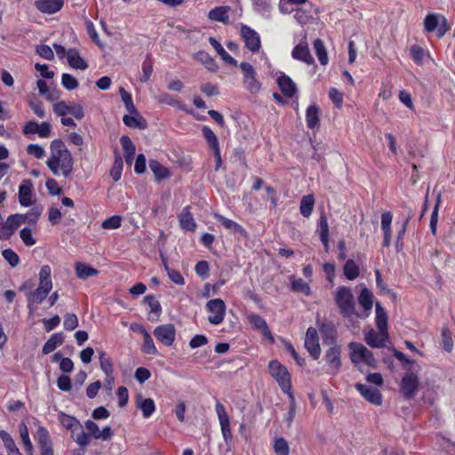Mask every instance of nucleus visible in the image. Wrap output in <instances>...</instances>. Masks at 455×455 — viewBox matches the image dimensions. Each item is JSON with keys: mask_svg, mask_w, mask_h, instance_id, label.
<instances>
[{"mask_svg": "<svg viewBox=\"0 0 455 455\" xmlns=\"http://www.w3.org/2000/svg\"><path fill=\"white\" fill-rule=\"evenodd\" d=\"M36 440L39 449L52 445L48 430L42 426H39L36 431Z\"/></svg>", "mask_w": 455, "mask_h": 455, "instance_id": "obj_46", "label": "nucleus"}, {"mask_svg": "<svg viewBox=\"0 0 455 455\" xmlns=\"http://www.w3.org/2000/svg\"><path fill=\"white\" fill-rule=\"evenodd\" d=\"M140 330L143 335L142 351L148 355H156L158 351L154 344L153 339L151 338L150 334L143 327H140Z\"/></svg>", "mask_w": 455, "mask_h": 455, "instance_id": "obj_40", "label": "nucleus"}, {"mask_svg": "<svg viewBox=\"0 0 455 455\" xmlns=\"http://www.w3.org/2000/svg\"><path fill=\"white\" fill-rule=\"evenodd\" d=\"M393 216L390 212H386L381 216V228L384 233L383 246L388 247L391 243V223Z\"/></svg>", "mask_w": 455, "mask_h": 455, "instance_id": "obj_26", "label": "nucleus"}, {"mask_svg": "<svg viewBox=\"0 0 455 455\" xmlns=\"http://www.w3.org/2000/svg\"><path fill=\"white\" fill-rule=\"evenodd\" d=\"M240 68L243 72V81L245 88L251 93H257L260 90V84L256 78V71L252 65L248 62H242L240 64Z\"/></svg>", "mask_w": 455, "mask_h": 455, "instance_id": "obj_9", "label": "nucleus"}, {"mask_svg": "<svg viewBox=\"0 0 455 455\" xmlns=\"http://www.w3.org/2000/svg\"><path fill=\"white\" fill-rule=\"evenodd\" d=\"M411 56L412 60L417 63L421 65L423 63L424 58V50L419 45L414 44L411 47Z\"/></svg>", "mask_w": 455, "mask_h": 455, "instance_id": "obj_61", "label": "nucleus"}, {"mask_svg": "<svg viewBox=\"0 0 455 455\" xmlns=\"http://www.w3.org/2000/svg\"><path fill=\"white\" fill-rule=\"evenodd\" d=\"M85 427L88 433L95 439L107 441L113 435V431L110 427L107 426L103 427L102 430H100L99 426L91 419L85 421Z\"/></svg>", "mask_w": 455, "mask_h": 455, "instance_id": "obj_16", "label": "nucleus"}, {"mask_svg": "<svg viewBox=\"0 0 455 455\" xmlns=\"http://www.w3.org/2000/svg\"><path fill=\"white\" fill-rule=\"evenodd\" d=\"M209 43L214 48L217 53L220 56L224 62L232 66L237 65V61L225 51L222 45L214 37L210 36Z\"/></svg>", "mask_w": 455, "mask_h": 455, "instance_id": "obj_33", "label": "nucleus"}, {"mask_svg": "<svg viewBox=\"0 0 455 455\" xmlns=\"http://www.w3.org/2000/svg\"><path fill=\"white\" fill-rule=\"evenodd\" d=\"M329 97L334 103V105L340 108L343 104V93L336 88H331L329 91Z\"/></svg>", "mask_w": 455, "mask_h": 455, "instance_id": "obj_63", "label": "nucleus"}, {"mask_svg": "<svg viewBox=\"0 0 455 455\" xmlns=\"http://www.w3.org/2000/svg\"><path fill=\"white\" fill-rule=\"evenodd\" d=\"M52 289V281L51 278V267L49 265H44L39 272L38 287L33 291H28L26 294L28 299V307L30 309V311L33 310V305L41 304L46 299Z\"/></svg>", "mask_w": 455, "mask_h": 455, "instance_id": "obj_2", "label": "nucleus"}, {"mask_svg": "<svg viewBox=\"0 0 455 455\" xmlns=\"http://www.w3.org/2000/svg\"><path fill=\"white\" fill-rule=\"evenodd\" d=\"M194 59L201 62L210 71H216L218 65L214 59L206 52L199 51L194 55Z\"/></svg>", "mask_w": 455, "mask_h": 455, "instance_id": "obj_34", "label": "nucleus"}, {"mask_svg": "<svg viewBox=\"0 0 455 455\" xmlns=\"http://www.w3.org/2000/svg\"><path fill=\"white\" fill-rule=\"evenodd\" d=\"M0 438L9 455H22L19 449L16 447V444L12 436L6 431L3 430L0 432Z\"/></svg>", "mask_w": 455, "mask_h": 455, "instance_id": "obj_42", "label": "nucleus"}, {"mask_svg": "<svg viewBox=\"0 0 455 455\" xmlns=\"http://www.w3.org/2000/svg\"><path fill=\"white\" fill-rule=\"evenodd\" d=\"M291 56L293 59L303 61L308 65L313 64L315 61L307 44H297L292 50Z\"/></svg>", "mask_w": 455, "mask_h": 455, "instance_id": "obj_22", "label": "nucleus"}, {"mask_svg": "<svg viewBox=\"0 0 455 455\" xmlns=\"http://www.w3.org/2000/svg\"><path fill=\"white\" fill-rule=\"evenodd\" d=\"M313 45H314V50L315 52V54L319 60V62L323 66L327 65L328 61H329V58H328V53H327V51H326V48L324 46L323 40H321L320 38H316L314 41Z\"/></svg>", "mask_w": 455, "mask_h": 455, "instance_id": "obj_41", "label": "nucleus"}, {"mask_svg": "<svg viewBox=\"0 0 455 455\" xmlns=\"http://www.w3.org/2000/svg\"><path fill=\"white\" fill-rule=\"evenodd\" d=\"M269 373L275 379L283 393L290 395L291 392V375L286 367L278 361H271L268 364Z\"/></svg>", "mask_w": 455, "mask_h": 455, "instance_id": "obj_6", "label": "nucleus"}, {"mask_svg": "<svg viewBox=\"0 0 455 455\" xmlns=\"http://www.w3.org/2000/svg\"><path fill=\"white\" fill-rule=\"evenodd\" d=\"M67 60L69 66L76 69L84 70L88 68L86 61L80 56L78 51L75 48L67 52Z\"/></svg>", "mask_w": 455, "mask_h": 455, "instance_id": "obj_27", "label": "nucleus"}, {"mask_svg": "<svg viewBox=\"0 0 455 455\" xmlns=\"http://www.w3.org/2000/svg\"><path fill=\"white\" fill-rule=\"evenodd\" d=\"M206 308L210 313L208 321L210 323L218 325L221 323L226 315V305L221 299H213L206 303Z\"/></svg>", "mask_w": 455, "mask_h": 455, "instance_id": "obj_8", "label": "nucleus"}, {"mask_svg": "<svg viewBox=\"0 0 455 455\" xmlns=\"http://www.w3.org/2000/svg\"><path fill=\"white\" fill-rule=\"evenodd\" d=\"M164 269L167 272V275L172 282H173L176 284L183 285L185 283V280L181 274L177 271L176 269H172L169 267L166 262L164 261Z\"/></svg>", "mask_w": 455, "mask_h": 455, "instance_id": "obj_52", "label": "nucleus"}, {"mask_svg": "<svg viewBox=\"0 0 455 455\" xmlns=\"http://www.w3.org/2000/svg\"><path fill=\"white\" fill-rule=\"evenodd\" d=\"M61 84L68 91L75 90L78 87V81L70 74L64 73L61 76Z\"/></svg>", "mask_w": 455, "mask_h": 455, "instance_id": "obj_55", "label": "nucleus"}, {"mask_svg": "<svg viewBox=\"0 0 455 455\" xmlns=\"http://www.w3.org/2000/svg\"><path fill=\"white\" fill-rule=\"evenodd\" d=\"M442 347L448 352H451L453 347L451 333L446 327H443L442 330Z\"/></svg>", "mask_w": 455, "mask_h": 455, "instance_id": "obj_56", "label": "nucleus"}, {"mask_svg": "<svg viewBox=\"0 0 455 455\" xmlns=\"http://www.w3.org/2000/svg\"><path fill=\"white\" fill-rule=\"evenodd\" d=\"M58 419L63 427L71 432L73 440L79 446L84 447L89 444V435L84 431L83 426L77 419L60 411L58 413Z\"/></svg>", "mask_w": 455, "mask_h": 455, "instance_id": "obj_4", "label": "nucleus"}, {"mask_svg": "<svg viewBox=\"0 0 455 455\" xmlns=\"http://www.w3.org/2000/svg\"><path fill=\"white\" fill-rule=\"evenodd\" d=\"M154 335L163 345L171 347L175 340L176 329L172 323L162 324L155 328Z\"/></svg>", "mask_w": 455, "mask_h": 455, "instance_id": "obj_10", "label": "nucleus"}, {"mask_svg": "<svg viewBox=\"0 0 455 455\" xmlns=\"http://www.w3.org/2000/svg\"><path fill=\"white\" fill-rule=\"evenodd\" d=\"M63 326L67 331H73L78 326L77 316L73 313H67L64 316Z\"/></svg>", "mask_w": 455, "mask_h": 455, "instance_id": "obj_58", "label": "nucleus"}, {"mask_svg": "<svg viewBox=\"0 0 455 455\" xmlns=\"http://www.w3.org/2000/svg\"><path fill=\"white\" fill-rule=\"evenodd\" d=\"M278 86L281 90V92L285 95L286 97H292L296 92L297 87L295 83L287 76L283 75L278 77L277 79Z\"/></svg>", "mask_w": 455, "mask_h": 455, "instance_id": "obj_28", "label": "nucleus"}, {"mask_svg": "<svg viewBox=\"0 0 455 455\" xmlns=\"http://www.w3.org/2000/svg\"><path fill=\"white\" fill-rule=\"evenodd\" d=\"M41 214V207H33L26 214H21V217L23 218L22 222H28V224H36Z\"/></svg>", "mask_w": 455, "mask_h": 455, "instance_id": "obj_49", "label": "nucleus"}, {"mask_svg": "<svg viewBox=\"0 0 455 455\" xmlns=\"http://www.w3.org/2000/svg\"><path fill=\"white\" fill-rule=\"evenodd\" d=\"M51 156L46 161V165L54 175L69 177L74 170V159L64 142L54 140L50 145Z\"/></svg>", "mask_w": 455, "mask_h": 455, "instance_id": "obj_1", "label": "nucleus"}, {"mask_svg": "<svg viewBox=\"0 0 455 455\" xmlns=\"http://www.w3.org/2000/svg\"><path fill=\"white\" fill-rule=\"evenodd\" d=\"M364 339L372 347H384L388 339V332L384 331L376 332L371 330L365 334Z\"/></svg>", "mask_w": 455, "mask_h": 455, "instance_id": "obj_20", "label": "nucleus"}, {"mask_svg": "<svg viewBox=\"0 0 455 455\" xmlns=\"http://www.w3.org/2000/svg\"><path fill=\"white\" fill-rule=\"evenodd\" d=\"M123 165V159L121 156H116L110 171V175L115 181H117L121 179Z\"/></svg>", "mask_w": 455, "mask_h": 455, "instance_id": "obj_53", "label": "nucleus"}, {"mask_svg": "<svg viewBox=\"0 0 455 455\" xmlns=\"http://www.w3.org/2000/svg\"><path fill=\"white\" fill-rule=\"evenodd\" d=\"M20 438L22 440L24 448L26 450V452L28 455H33V445L29 439L28 427L24 423H22L20 426Z\"/></svg>", "mask_w": 455, "mask_h": 455, "instance_id": "obj_47", "label": "nucleus"}, {"mask_svg": "<svg viewBox=\"0 0 455 455\" xmlns=\"http://www.w3.org/2000/svg\"><path fill=\"white\" fill-rule=\"evenodd\" d=\"M248 321L250 324L252 326V328L261 331L264 337H266L271 342H274V337L268 328L267 322L263 317L256 314H250L248 315Z\"/></svg>", "mask_w": 455, "mask_h": 455, "instance_id": "obj_17", "label": "nucleus"}, {"mask_svg": "<svg viewBox=\"0 0 455 455\" xmlns=\"http://www.w3.org/2000/svg\"><path fill=\"white\" fill-rule=\"evenodd\" d=\"M274 451L276 455H289L290 446L283 437H277L274 442Z\"/></svg>", "mask_w": 455, "mask_h": 455, "instance_id": "obj_48", "label": "nucleus"}, {"mask_svg": "<svg viewBox=\"0 0 455 455\" xmlns=\"http://www.w3.org/2000/svg\"><path fill=\"white\" fill-rule=\"evenodd\" d=\"M122 218L118 215H114L105 220L101 228L104 229H116L121 226Z\"/></svg>", "mask_w": 455, "mask_h": 455, "instance_id": "obj_57", "label": "nucleus"}, {"mask_svg": "<svg viewBox=\"0 0 455 455\" xmlns=\"http://www.w3.org/2000/svg\"><path fill=\"white\" fill-rule=\"evenodd\" d=\"M351 350L350 359L357 367L361 368L363 364H366L371 368H376L377 361L373 354L363 344L351 342L349 344Z\"/></svg>", "mask_w": 455, "mask_h": 455, "instance_id": "obj_5", "label": "nucleus"}, {"mask_svg": "<svg viewBox=\"0 0 455 455\" xmlns=\"http://www.w3.org/2000/svg\"><path fill=\"white\" fill-rule=\"evenodd\" d=\"M314 205L315 197L313 195L302 196L299 206L300 213L306 218L309 217L313 212Z\"/></svg>", "mask_w": 455, "mask_h": 455, "instance_id": "obj_43", "label": "nucleus"}, {"mask_svg": "<svg viewBox=\"0 0 455 455\" xmlns=\"http://www.w3.org/2000/svg\"><path fill=\"white\" fill-rule=\"evenodd\" d=\"M320 109L316 105H311L307 108L306 113L307 126L313 130L319 124Z\"/></svg>", "mask_w": 455, "mask_h": 455, "instance_id": "obj_37", "label": "nucleus"}, {"mask_svg": "<svg viewBox=\"0 0 455 455\" xmlns=\"http://www.w3.org/2000/svg\"><path fill=\"white\" fill-rule=\"evenodd\" d=\"M23 218L21 214L10 215L6 221L0 227V239L7 240L15 232L22 222Z\"/></svg>", "mask_w": 455, "mask_h": 455, "instance_id": "obj_14", "label": "nucleus"}, {"mask_svg": "<svg viewBox=\"0 0 455 455\" xmlns=\"http://www.w3.org/2000/svg\"><path fill=\"white\" fill-rule=\"evenodd\" d=\"M27 152L37 159H42L45 155L44 148L38 144H29L27 148Z\"/></svg>", "mask_w": 455, "mask_h": 455, "instance_id": "obj_62", "label": "nucleus"}, {"mask_svg": "<svg viewBox=\"0 0 455 455\" xmlns=\"http://www.w3.org/2000/svg\"><path fill=\"white\" fill-rule=\"evenodd\" d=\"M215 411L218 415L223 438L228 443L232 440L229 416L226 411L225 406L220 402H217Z\"/></svg>", "mask_w": 455, "mask_h": 455, "instance_id": "obj_11", "label": "nucleus"}, {"mask_svg": "<svg viewBox=\"0 0 455 455\" xmlns=\"http://www.w3.org/2000/svg\"><path fill=\"white\" fill-rule=\"evenodd\" d=\"M144 302L150 307V313L156 315L158 317L162 311L159 301L153 295H147L144 298Z\"/></svg>", "mask_w": 455, "mask_h": 455, "instance_id": "obj_54", "label": "nucleus"}, {"mask_svg": "<svg viewBox=\"0 0 455 455\" xmlns=\"http://www.w3.org/2000/svg\"><path fill=\"white\" fill-rule=\"evenodd\" d=\"M202 133L207 144L213 151L220 148L218 138L212 129L208 126H203Z\"/></svg>", "mask_w": 455, "mask_h": 455, "instance_id": "obj_45", "label": "nucleus"}, {"mask_svg": "<svg viewBox=\"0 0 455 455\" xmlns=\"http://www.w3.org/2000/svg\"><path fill=\"white\" fill-rule=\"evenodd\" d=\"M305 347L315 360L319 358L321 355V347L319 345L317 331L313 327H309L306 332Z\"/></svg>", "mask_w": 455, "mask_h": 455, "instance_id": "obj_15", "label": "nucleus"}, {"mask_svg": "<svg viewBox=\"0 0 455 455\" xmlns=\"http://www.w3.org/2000/svg\"><path fill=\"white\" fill-rule=\"evenodd\" d=\"M418 387L419 379L415 373L410 372L404 375L401 382V388L405 397H412Z\"/></svg>", "mask_w": 455, "mask_h": 455, "instance_id": "obj_18", "label": "nucleus"}, {"mask_svg": "<svg viewBox=\"0 0 455 455\" xmlns=\"http://www.w3.org/2000/svg\"><path fill=\"white\" fill-rule=\"evenodd\" d=\"M131 114L132 115H124L123 117V122L126 126L138 129H145L147 127V121L137 110L136 113Z\"/></svg>", "mask_w": 455, "mask_h": 455, "instance_id": "obj_30", "label": "nucleus"}, {"mask_svg": "<svg viewBox=\"0 0 455 455\" xmlns=\"http://www.w3.org/2000/svg\"><path fill=\"white\" fill-rule=\"evenodd\" d=\"M358 302L363 309L369 313L373 306V294L368 288H363L358 296Z\"/></svg>", "mask_w": 455, "mask_h": 455, "instance_id": "obj_36", "label": "nucleus"}, {"mask_svg": "<svg viewBox=\"0 0 455 455\" xmlns=\"http://www.w3.org/2000/svg\"><path fill=\"white\" fill-rule=\"evenodd\" d=\"M240 36L245 48L251 53H257L261 48V40L259 33L247 25H241Z\"/></svg>", "mask_w": 455, "mask_h": 455, "instance_id": "obj_7", "label": "nucleus"}, {"mask_svg": "<svg viewBox=\"0 0 455 455\" xmlns=\"http://www.w3.org/2000/svg\"><path fill=\"white\" fill-rule=\"evenodd\" d=\"M333 298L339 312L343 317L357 315L355 296L349 287L339 286L334 291Z\"/></svg>", "mask_w": 455, "mask_h": 455, "instance_id": "obj_3", "label": "nucleus"}, {"mask_svg": "<svg viewBox=\"0 0 455 455\" xmlns=\"http://www.w3.org/2000/svg\"><path fill=\"white\" fill-rule=\"evenodd\" d=\"M19 202L23 206H28L32 204V182L29 180H24L19 187Z\"/></svg>", "mask_w": 455, "mask_h": 455, "instance_id": "obj_23", "label": "nucleus"}, {"mask_svg": "<svg viewBox=\"0 0 455 455\" xmlns=\"http://www.w3.org/2000/svg\"><path fill=\"white\" fill-rule=\"evenodd\" d=\"M20 236L27 246H32L36 243V239L32 235V231L28 228H24L20 231Z\"/></svg>", "mask_w": 455, "mask_h": 455, "instance_id": "obj_64", "label": "nucleus"}, {"mask_svg": "<svg viewBox=\"0 0 455 455\" xmlns=\"http://www.w3.org/2000/svg\"><path fill=\"white\" fill-rule=\"evenodd\" d=\"M344 275L348 280H355L358 277L359 267L354 259H347L343 267Z\"/></svg>", "mask_w": 455, "mask_h": 455, "instance_id": "obj_44", "label": "nucleus"}, {"mask_svg": "<svg viewBox=\"0 0 455 455\" xmlns=\"http://www.w3.org/2000/svg\"><path fill=\"white\" fill-rule=\"evenodd\" d=\"M36 7L38 11L47 14H52L60 11L63 6L62 0H37Z\"/></svg>", "mask_w": 455, "mask_h": 455, "instance_id": "obj_21", "label": "nucleus"}, {"mask_svg": "<svg viewBox=\"0 0 455 455\" xmlns=\"http://www.w3.org/2000/svg\"><path fill=\"white\" fill-rule=\"evenodd\" d=\"M355 388L370 403L376 405L381 404V395L377 388L360 383L355 385Z\"/></svg>", "mask_w": 455, "mask_h": 455, "instance_id": "obj_19", "label": "nucleus"}, {"mask_svg": "<svg viewBox=\"0 0 455 455\" xmlns=\"http://www.w3.org/2000/svg\"><path fill=\"white\" fill-rule=\"evenodd\" d=\"M229 6H220L211 10L208 13V17L212 20L220 21L225 24L229 22L228 11Z\"/></svg>", "mask_w": 455, "mask_h": 455, "instance_id": "obj_32", "label": "nucleus"}, {"mask_svg": "<svg viewBox=\"0 0 455 455\" xmlns=\"http://www.w3.org/2000/svg\"><path fill=\"white\" fill-rule=\"evenodd\" d=\"M376 326L379 331H387V315L385 309L381 307L380 303L377 302L376 305Z\"/></svg>", "mask_w": 455, "mask_h": 455, "instance_id": "obj_39", "label": "nucleus"}, {"mask_svg": "<svg viewBox=\"0 0 455 455\" xmlns=\"http://www.w3.org/2000/svg\"><path fill=\"white\" fill-rule=\"evenodd\" d=\"M100 369L106 374V377H110L111 375H113L112 361L109 357L106 356V353L103 351L100 353Z\"/></svg>", "mask_w": 455, "mask_h": 455, "instance_id": "obj_50", "label": "nucleus"}, {"mask_svg": "<svg viewBox=\"0 0 455 455\" xmlns=\"http://www.w3.org/2000/svg\"><path fill=\"white\" fill-rule=\"evenodd\" d=\"M75 270L77 277L82 280H86L88 277L95 276L99 274L96 268L80 262L76 263Z\"/></svg>", "mask_w": 455, "mask_h": 455, "instance_id": "obj_35", "label": "nucleus"}, {"mask_svg": "<svg viewBox=\"0 0 455 455\" xmlns=\"http://www.w3.org/2000/svg\"><path fill=\"white\" fill-rule=\"evenodd\" d=\"M137 408L142 411L144 418H149L156 410L155 402L151 398H143L141 395L137 396Z\"/></svg>", "mask_w": 455, "mask_h": 455, "instance_id": "obj_29", "label": "nucleus"}, {"mask_svg": "<svg viewBox=\"0 0 455 455\" xmlns=\"http://www.w3.org/2000/svg\"><path fill=\"white\" fill-rule=\"evenodd\" d=\"M291 287L296 291H300L305 295L310 294V287L308 283L303 279H296L292 282Z\"/></svg>", "mask_w": 455, "mask_h": 455, "instance_id": "obj_60", "label": "nucleus"}, {"mask_svg": "<svg viewBox=\"0 0 455 455\" xmlns=\"http://www.w3.org/2000/svg\"><path fill=\"white\" fill-rule=\"evenodd\" d=\"M215 219H217L219 221L222 223V225L230 232H232L235 235H240L242 236H246L247 233L245 229L238 223L235 222L232 220H229L220 213L215 212L214 214Z\"/></svg>", "mask_w": 455, "mask_h": 455, "instance_id": "obj_25", "label": "nucleus"}, {"mask_svg": "<svg viewBox=\"0 0 455 455\" xmlns=\"http://www.w3.org/2000/svg\"><path fill=\"white\" fill-rule=\"evenodd\" d=\"M189 209V206H186L182 209L180 214L179 215V222L182 229L187 231H195L196 223Z\"/></svg>", "mask_w": 455, "mask_h": 455, "instance_id": "obj_24", "label": "nucleus"}, {"mask_svg": "<svg viewBox=\"0 0 455 455\" xmlns=\"http://www.w3.org/2000/svg\"><path fill=\"white\" fill-rule=\"evenodd\" d=\"M340 354V347L337 345L331 346L325 353L324 359L329 366L328 372L331 375H336L341 367Z\"/></svg>", "mask_w": 455, "mask_h": 455, "instance_id": "obj_13", "label": "nucleus"}, {"mask_svg": "<svg viewBox=\"0 0 455 455\" xmlns=\"http://www.w3.org/2000/svg\"><path fill=\"white\" fill-rule=\"evenodd\" d=\"M441 24L439 19L435 14H428L424 20V28L427 32H434L437 28V36H443L448 30L447 20L443 16H441Z\"/></svg>", "mask_w": 455, "mask_h": 455, "instance_id": "obj_12", "label": "nucleus"}, {"mask_svg": "<svg viewBox=\"0 0 455 455\" xmlns=\"http://www.w3.org/2000/svg\"><path fill=\"white\" fill-rule=\"evenodd\" d=\"M4 259L12 267L18 266L20 259L18 254L12 249H5L2 251Z\"/></svg>", "mask_w": 455, "mask_h": 455, "instance_id": "obj_59", "label": "nucleus"}, {"mask_svg": "<svg viewBox=\"0 0 455 455\" xmlns=\"http://www.w3.org/2000/svg\"><path fill=\"white\" fill-rule=\"evenodd\" d=\"M119 93L127 111L129 113H136L137 108L132 101L131 94L123 87L119 88Z\"/></svg>", "mask_w": 455, "mask_h": 455, "instance_id": "obj_51", "label": "nucleus"}, {"mask_svg": "<svg viewBox=\"0 0 455 455\" xmlns=\"http://www.w3.org/2000/svg\"><path fill=\"white\" fill-rule=\"evenodd\" d=\"M149 168L154 173L157 181L164 180L170 177L169 170L156 160H150Z\"/></svg>", "mask_w": 455, "mask_h": 455, "instance_id": "obj_38", "label": "nucleus"}, {"mask_svg": "<svg viewBox=\"0 0 455 455\" xmlns=\"http://www.w3.org/2000/svg\"><path fill=\"white\" fill-rule=\"evenodd\" d=\"M64 342V335L62 332L52 334L50 339L43 346L42 352L44 355H48L54 351L57 347L62 345Z\"/></svg>", "mask_w": 455, "mask_h": 455, "instance_id": "obj_31", "label": "nucleus"}]
</instances>
